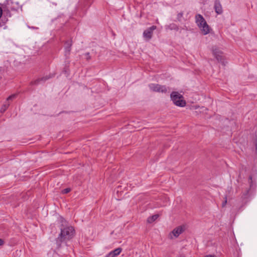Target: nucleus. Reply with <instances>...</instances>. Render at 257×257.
I'll return each mask as SVG.
<instances>
[{"mask_svg": "<svg viewBox=\"0 0 257 257\" xmlns=\"http://www.w3.org/2000/svg\"><path fill=\"white\" fill-rule=\"evenodd\" d=\"M16 97V94H12L10 96H9L7 99V100L5 102V103L3 105V106H2L1 108V110H0V111L2 112V113H3L7 109V108L9 107V105H10V104L9 103V100H13V99H14L15 97Z\"/></svg>", "mask_w": 257, "mask_h": 257, "instance_id": "7", "label": "nucleus"}, {"mask_svg": "<svg viewBox=\"0 0 257 257\" xmlns=\"http://www.w3.org/2000/svg\"><path fill=\"white\" fill-rule=\"evenodd\" d=\"M71 191V189L70 188H67L62 190V194H67L69 192H70Z\"/></svg>", "mask_w": 257, "mask_h": 257, "instance_id": "21", "label": "nucleus"}, {"mask_svg": "<svg viewBox=\"0 0 257 257\" xmlns=\"http://www.w3.org/2000/svg\"><path fill=\"white\" fill-rule=\"evenodd\" d=\"M249 180H250V187H251L252 186V176H249Z\"/></svg>", "mask_w": 257, "mask_h": 257, "instance_id": "26", "label": "nucleus"}, {"mask_svg": "<svg viewBox=\"0 0 257 257\" xmlns=\"http://www.w3.org/2000/svg\"><path fill=\"white\" fill-rule=\"evenodd\" d=\"M19 9V6H17L16 8H11V10L13 11H18Z\"/></svg>", "mask_w": 257, "mask_h": 257, "instance_id": "25", "label": "nucleus"}, {"mask_svg": "<svg viewBox=\"0 0 257 257\" xmlns=\"http://www.w3.org/2000/svg\"><path fill=\"white\" fill-rule=\"evenodd\" d=\"M170 97L171 100L176 105L180 107H183L186 105V103L185 100L183 99V95L178 92H172L170 95Z\"/></svg>", "mask_w": 257, "mask_h": 257, "instance_id": "2", "label": "nucleus"}, {"mask_svg": "<svg viewBox=\"0 0 257 257\" xmlns=\"http://www.w3.org/2000/svg\"><path fill=\"white\" fill-rule=\"evenodd\" d=\"M205 257H214V256L212 255H206Z\"/></svg>", "mask_w": 257, "mask_h": 257, "instance_id": "28", "label": "nucleus"}, {"mask_svg": "<svg viewBox=\"0 0 257 257\" xmlns=\"http://www.w3.org/2000/svg\"><path fill=\"white\" fill-rule=\"evenodd\" d=\"M214 7L215 11L217 14H221L222 13V9L219 0H215Z\"/></svg>", "mask_w": 257, "mask_h": 257, "instance_id": "10", "label": "nucleus"}, {"mask_svg": "<svg viewBox=\"0 0 257 257\" xmlns=\"http://www.w3.org/2000/svg\"><path fill=\"white\" fill-rule=\"evenodd\" d=\"M212 53L217 60L225 65V62L222 55V52L218 49L215 48L212 49Z\"/></svg>", "mask_w": 257, "mask_h": 257, "instance_id": "5", "label": "nucleus"}, {"mask_svg": "<svg viewBox=\"0 0 257 257\" xmlns=\"http://www.w3.org/2000/svg\"><path fill=\"white\" fill-rule=\"evenodd\" d=\"M32 29H35V27H32Z\"/></svg>", "mask_w": 257, "mask_h": 257, "instance_id": "29", "label": "nucleus"}, {"mask_svg": "<svg viewBox=\"0 0 257 257\" xmlns=\"http://www.w3.org/2000/svg\"><path fill=\"white\" fill-rule=\"evenodd\" d=\"M158 215L156 214V215H153L151 217H150L149 218H148V221L149 222H152L155 220H156L158 217Z\"/></svg>", "mask_w": 257, "mask_h": 257, "instance_id": "18", "label": "nucleus"}, {"mask_svg": "<svg viewBox=\"0 0 257 257\" xmlns=\"http://www.w3.org/2000/svg\"><path fill=\"white\" fill-rule=\"evenodd\" d=\"M185 231V227L183 226H179L175 228L169 234L170 239H173L174 236L175 237H178L181 234Z\"/></svg>", "mask_w": 257, "mask_h": 257, "instance_id": "3", "label": "nucleus"}, {"mask_svg": "<svg viewBox=\"0 0 257 257\" xmlns=\"http://www.w3.org/2000/svg\"><path fill=\"white\" fill-rule=\"evenodd\" d=\"M157 29L156 26H152L145 30L143 33V37L146 41L150 40L153 36V31Z\"/></svg>", "mask_w": 257, "mask_h": 257, "instance_id": "4", "label": "nucleus"}, {"mask_svg": "<svg viewBox=\"0 0 257 257\" xmlns=\"http://www.w3.org/2000/svg\"><path fill=\"white\" fill-rule=\"evenodd\" d=\"M183 16V12H181V13H179L178 14L177 16V19L178 20V21L180 22L181 21V19H182Z\"/></svg>", "mask_w": 257, "mask_h": 257, "instance_id": "20", "label": "nucleus"}, {"mask_svg": "<svg viewBox=\"0 0 257 257\" xmlns=\"http://www.w3.org/2000/svg\"><path fill=\"white\" fill-rule=\"evenodd\" d=\"M249 189H247L243 193L241 199L242 200V201H244V204H246L247 202L246 199H247L249 197Z\"/></svg>", "mask_w": 257, "mask_h": 257, "instance_id": "12", "label": "nucleus"}, {"mask_svg": "<svg viewBox=\"0 0 257 257\" xmlns=\"http://www.w3.org/2000/svg\"><path fill=\"white\" fill-rule=\"evenodd\" d=\"M159 91L158 92L167 93L168 91V88L165 85H160L159 88Z\"/></svg>", "mask_w": 257, "mask_h": 257, "instance_id": "17", "label": "nucleus"}, {"mask_svg": "<svg viewBox=\"0 0 257 257\" xmlns=\"http://www.w3.org/2000/svg\"><path fill=\"white\" fill-rule=\"evenodd\" d=\"M85 56H86V59L87 60H89L91 59V56H90V54L89 52H87L85 53Z\"/></svg>", "mask_w": 257, "mask_h": 257, "instance_id": "23", "label": "nucleus"}, {"mask_svg": "<svg viewBox=\"0 0 257 257\" xmlns=\"http://www.w3.org/2000/svg\"><path fill=\"white\" fill-rule=\"evenodd\" d=\"M3 14H4L5 17H11V13L10 11L8 9H7L5 7H3Z\"/></svg>", "mask_w": 257, "mask_h": 257, "instance_id": "16", "label": "nucleus"}, {"mask_svg": "<svg viewBox=\"0 0 257 257\" xmlns=\"http://www.w3.org/2000/svg\"><path fill=\"white\" fill-rule=\"evenodd\" d=\"M4 243V240L0 238V245H2Z\"/></svg>", "mask_w": 257, "mask_h": 257, "instance_id": "27", "label": "nucleus"}, {"mask_svg": "<svg viewBox=\"0 0 257 257\" xmlns=\"http://www.w3.org/2000/svg\"><path fill=\"white\" fill-rule=\"evenodd\" d=\"M51 77L46 76L41 78H39L31 82L32 85H38L39 84L44 83L46 80H48Z\"/></svg>", "mask_w": 257, "mask_h": 257, "instance_id": "9", "label": "nucleus"}, {"mask_svg": "<svg viewBox=\"0 0 257 257\" xmlns=\"http://www.w3.org/2000/svg\"><path fill=\"white\" fill-rule=\"evenodd\" d=\"M224 199V200L222 203V207H225L226 204V203H227V195L225 196Z\"/></svg>", "mask_w": 257, "mask_h": 257, "instance_id": "22", "label": "nucleus"}, {"mask_svg": "<svg viewBox=\"0 0 257 257\" xmlns=\"http://www.w3.org/2000/svg\"><path fill=\"white\" fill-rule=\"evenodd\" d=\"M181 257H185V256H181Z\"/></svg>", "mask_w": 257, "mask_h": 257, "instance_id": "30", "label": "nucleus"}, {"mask_svg": "<svg viewBox=\"0 0 257 257\" xmlns=\"http://www.w3.org/2000/svg\"><path fill=\"white\" fill-rule=\"evenodd\" d=\"M149 87L150 89L154 92H159V87H160V84H154V83H151L149 84Z\"/></svg>", "mask_w": 257, "mask_h": 257, "instance_id": "13", "label": "nucleus"}, {"mask_svg": "<svg viewBox=\"0 0 257 257\" xmlns=\"http://www.w3.org/2000/svg\"><path fill=\"white\" fill-rule=\"evenodd\" d=\"M72 45V40H68L66 41L65 43V55L67 56L70 54L71 46Z\"/></svg>", "mask_w": 257, "mask_h": 257, "instance_id": "8", "label": "nucleus"}, {"mask_svg": "<svg viewBox=\"0 0 257 257\" xmlns=\"http://www.w3.org/2000/svg\"><path fill=\"white\" fill-rule=\"evenodd\" d=\"M195 23L197 25H201V24H203L204 26V28L206 29L208 28V24L207 22L203 17L200 14H197L195 16Z\"/></svg>", "mask_w": 257, "mask_h": 257, "instance_id": "6", "label": "nucleus"}, {"mask_svg": "<svg viewBox=\"0 0 257 257\" xmlns=\"http://www.w3.org/2000/svg\"><path fill=\"white\" fill-rule=\"evenodd\" d=\"M121 251H122V248L120 247H118L111 251L113 253V254L115 256V257H116L120 253Z\"/></svg>", "mask_w": 257, "mask_h": 257, "instance_id": "15", "label": "nucleus"}, {"mask_svg": "<svg viewBox=\"0 0 257 257\" xmlns=\"http://www.w3.org/2000/svg\"><path fill=\"white\" fill-rule=\"evenodd\" d=\"M165 28L166 30H175V31H178L179 27L178 26L174 23L170 24L169 25H167L165 26Z\"/></svg>", "mask_w": 257, "mask_h": 257, "instance_id": "14", "label": "nucleus"}, {"mask_svg": "<svg viewBox=\"0 0 257 257\" xmlns=\"http://www.w3.org/2000/svg\"><path fill=\"white\" fill-rule=\"evenodd\" d=\"M197 26L199 28L202 33L204 35H206L210 33V27L208 25V28H207L206 29L204 28V26L203 24H201V25H197Z\"/></svg>", "mask_w": 257, "mask_h": 257, "instance_id": "11", "label": "nucleus"}, {"mask_svg": "<svg viewBox=\"0 0 257 257\" xmlns=\"http://www.w3.org/2000/svg\"><path fill=\"white\" fill-rule=\"evenodd\" d=\"M61 232L58 237L56 239L57 248H59L63 242L71 239L74 234V229L72 226H66L60 227Z\"/></svg>", "mask_w": 257, "mask_h": 257, "instance_id": "1", "label": "nucleus"}, {"mask_svg": "<svg viewBox=\"0 0 257 257\" xmlns=\"http://www.w3.org/2000/svg\"><path fill=\"white\" fill-rule=\"evenodd\" d=\"M104 257H115V256L113 254L111 251H110L108 253H107Z\"/></svg>", "mask_w": 257, "mask_h": 257, "instance_id": "24", "label": "nucleus"}, {"mask_svg": "<svg viewBox=\"0 0 257 257\" xmlns=\"http://www.w3.org/2000/svg\"><path fill=\"white\" fill-rule=\"evenodd\" d=\"M60 221L61 223V227H66L65 225L66 224V221L64 218H63L62 217H60Z\"/></svg>", "mask_w": 257, "mask_h": 257, "instance_id": "19", "label": "nucleus"}]
</instances>
